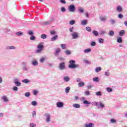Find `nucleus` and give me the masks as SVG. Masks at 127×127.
<instances>
[{
    "mask_svg": "<svg viewBox=\"0 0 127 127\" xmlns=\"http://www.w3.org/2000/svg\"><path fill=\"white\" fill-rule=\"evenodd\" d=\"M30 127H36V125H35L33 123H30Z\"/></svg>",
    "mask_w": 127,
    "mask_h": 127,
    "instance_id": "62",
    "label": "nucleus"
},
{
    "mask_svg": "<svg viewBox=\"0 0 127 127\" xmlns=\"http://www.w3.org/2000/svg\"><path fill=\"white\" fill-rule=\"evenodd\" d=\"M13 91H14L15 92H17L18 91V88L16 86H14L13 87Z\"/></svg>",
    "mask_w": 127,
    "mask_h": 127,
    "instance_id": "54",
    "label": "nucleus"
},
{
    "mask_svg": "<svg viewBox=\"0 0 127 127\" xmlns=\"http://www.w3.org/2000/svg\"><path fill=\"white\" fill-rule=\"evenodd\" d=\"M57 39H58V35H55L51 39V41H56Z\"/></svg>",
    "mask_w": 127,
    "mask_h": 127,
    "instance_id": "13",
    "label": "nucleus"
},
{
    "mask_svg": "<svg viewBox=\"0 0 127 127\" xmlns=\"http://www.w3.org/2000/svg\"><path fill=\"white\" fill-rule=\"evenodd\" d=\"M59 68L60 70H61V71H62L63 70H65V69H66V67L65 66V63L62 62V63H60Z\"/></svg>",
    "mask_w": 127,
    "mask_h": 127,
    "instance_id": "4",
    "label": "nucleus"
},
{
    "mask_svg": "<svg viewBox=\"0 0 127 127\" xmlns=\"http://www.w3.org/2000/svg\"><path fill=\"white\" fill-rule=\"evenodd\" d=\"M22 70L23 71H28V70H29V67L27 65H23Z\"/></svg>",
    "mask_w": 127,
    "mask_h": 127,
    "instance_id": "14",
    "label": "nucleus"
},
{
    "mask_svg": "<svg viewBox=\"0 0 127 127\" xmlns=\"http://www.w3.org/2000/svg\"><path fill=\"white\" fill-rule=\"evenodd\" d=\"M106 91H107V92H109V93H112V92H113V89L111 87H107L106 88Z\"/></svg>",
    "mask_w": 127,
    "mask_h": 127,
    "instance_id": "32",
    "label": "nucleus"
},
{
    "mask_svg": "<svg viewBox=\"0 0 127 127\" xmlns=\"http://www.w3.org/2000/svg\"><path fill=\"white\" fill-rule=\"evenodd\" d=\"M69 24L70 25H73V24H75V20H72L70 21Z\"/></svg>",
    "mask_w": 127,
    "mask_h": 127,
    "instance_id": "51",
    "label": "nucleus"
},
{
    "mask_svg": "<svg viewBox=\"0 0 127 127\" xmlns=\"http://www.w3.org/2000/svg\"><path fill=\"white\" fill-rule=\"evenodd\" d=\"M56 105L57 108H63L64 107V103L62 102H58Z\"/></svg>",
    "mask_w": 127,
    "mask_h": 127,
    "instance_id": "10",
    "label": "nucleus"
},
{
    "mask_svg": "<svg viewBox=\"0 0 127 127\" xmlns=\"http://www.w3.org/2000/svg\"><path fill=\"white\" fill-rule=\"evenodd\" d=\"M37 94H38V91H37V90H34L33 91V94L35 96H36V95H37Z\"/></svg>",
    "mask_w": 127,
    "mask_h": 127,
    "instance_id": "63",
    "label": "nucleus"
},
{
    "mask_svg": "<svg viewBox=\"0 0 127 127\" xmlns=\"http://www.w3.org/2000/svg\"><path fill=\"white\" fill-rule=\"evenodd\" d=\"M31 105L32 106H37V102L34 101H32L31 102Z\"/></svg>",
    "mask_w": 127,
    "mask_h": 127,
    "instance_id": "46",
    "label": "nucleus"
},
{
    "mask_svg": "<svg viewBox=\"0 0 127 127\" xmlns=\"http://www.w3.org/2000/svg\"><path fill=\"white\" fill-rule=\"evenodd\" d=\"M86 30L88 32H91L92 31V29L90 27H86Z\"/></svg>",
    "mask_w": 127,
    "mask_h": 127,
    "instance_id": "40",
    "label": "nucleus"
},
{
    "mask_svg": "<svg viewBox=\"0 0 127 127\" xmlns=\"http://www.w3.org/2000/svg\"><path fill=\"white\" fill-rule=\"evenodd\" d=\"M110 22H111V24H115V23H116V21L113 19H111L110 20Z\"/></svg>",
    "mask_w": 127,
    "mask_h": 127,
    "instance_id": "48",
    "label": "nucleus"
},
{
    "mask_svg": "<svg viewBox=\"0 0 127 127\" xmlns=\"http://www.w3.org/2000/svg\"><path fill=\"white\" fill-rule=\"evenodd\" d=\"M100 19L101 20V21H106V20H107V18L105 17H100Z\"/></svg>",
    "mask_w": 127,
    "mask_h": 127,
    "instance_id": "57",
    "label": "nucleus"
},
{
    "mask_svg": "<svg viewBox=\"0 0 127 127\" xmlns=\"http://www.w3.org/2000/svg\"><path fill=\"white\" fill-rule=\"evenodd\" d=\"M30 39V40H35L36 39L35 36H34V35L31 36Z\"/></svg>",
    "mask_w": 127,
    "mask_h": 127,
    "instance_id": "55",
    "label": "nucleus"
},
{
    "mask_svg": "<svg viewBox=\"0 0 127 127\" xmlns=\"http://www.w3.org/2000/svg\"><path fill=\"white\" fill-rule=\"evenodd\" d=\"M72 37L73 39H77V38H79L80 37L79 36V34L77 32H73L72 34Z\"/></svg>",
    "mask_w": 127,
    "mask_h": 127,
    "instance_id": "8",
    "label": "nucleus"
},
{
    "mask_svg": "<svg viewBox=\"0 0 127 127\" xmlns=\"http://www.w3.org/2000/svg\"><path fill=\"white\" fill-rule=\"evenodd\" d=\"M99 34L100 35H104V34H106V31H103V30H101V31H100Z\"/></svg>",
    "mask_w": 127,
    "mask_h": 127,
    "instance_id": "47",
    "label": "nucleus"
},
{
    "mask_svg": "<svg viewBox=\"0 0 127 127\" xmlns=\"http://www.w3.org/2000/svg\"><path fill=\"white\" fill-rule=\"evenodd\" d=\"M84 94L86 95V96H90V91H86L84 92Z\"/></svg>",
    "mask_w": 127,
    "mask_h": 127,
    "instance_id": "58",
    "label": "nucleus"
},
{
    "mask_svg": "<svg viewBox=\"0 0 127 127\" xmlns=\"http://www.w3.org/2000/svg\"><path fill=\"white\" fill-rule=\"evenodd\" d=\"M73 107L76 109H80V108H81V105L79 104L75 103L73 104Z\"/></svg>",
    "mask_w": 127,
    "mask_h": 127,
    "instance_id": "17",
    "label": "nucleus"
},
{
    "mask_svg": "<svg viewBox=\"0 0 127 127\" xmlns=\"http://www.w3.org/2000/svg\"><path fill=\"white\" fill-rule=\"evenodd\" d=\"M114 34H115V32L113 30L110 31L108 33V35H109V36H114Z\"/></svg>",
    "mask_w": 127,
    "mask_h": 127,
    "instance_id": "28",
    "label": "nucleus"
},
{
    "mask_svg": "<svg viewBox=\"0 0 127 127\" xmlns=\"http://www.w3.org/2000/svg\"><path fill=\"white\" fill-rule=\"evenodd\" d=\"M38 50H36V53H40L43 50V48H44V45L42 44H39L37 46Z\"/></svg>",
    "mask_w": 127,
    "mask_h": 127,
    "instance_id": "3",
    "label": "nucleus"
},
{
    "mask_svg": "<svg viewBox=\"0 0 127 127\" xmlns=\"http://www.w3.org/2000/svg\"><path fill=\"white\" fill-rule=\"evenodd\" d=\"M65 55H71V51L69 50H66L64 52Z\"/></svg>",
    "mask_w": 127,
    "mask_h": 127,
    "instance_id": "33",
    "label": "nucleus"
},
{
    "mask_svg": "<svg viewBox=\"0 0 127 127\" xmlns=\"http://www.w3.org/2000/svg\"><path fill=\"white\" fill-rule=\"evenodd\" d=\"M61 47L62 49H66L67 48V45L66 44H61Z\"/></svg>",
    "mask_w": 127,
    "mask_h": 127,
    "instance_id": "34",
    "label": "nucleus"
},
{
    "mask_svg": "<svg viewBox=\"0 0 127 127\" xmlns=\"http://www.w3.org/2000/svg\"><path fill=\"white\" fill-rule=\"evenodd\" d=\"M45 61V58L43 57L40 59V63H43Z\"/></svg>",
    "mask_w": 127,
    "mask_h": 127,
    "instance_id": "43",
    "label": "nucleus"
},
{
    "mask_svg": "<svg viewBox=\"0 0 127 127\" xmlns=\"http://www.w3.org/2000/svg\"><path fill=\"white\" fill-rule=\"evenodd\" d=\"M41 37L43 39H46L47 38V35H46V34H42L41 35Z\"/></svg>",
    "mask_w": 127,
    "mask_h": 127,
    "instance_id": "39",
    "label": "nucleus"
},
{
    "mask_svg": "<svg viewBox=\"0 0 127 127\" xmlns=\"http://www.w3.org/2000/svg\"><path fill=\"white\" fill-rule=\"evenodd\" d=\"M102 70V67L101 66H98L95 68L96 73H99Z\"/></svg>",
    "mask_w": 127,
    "mask_h": 127,
    "instance_id": "21",
    "label": "nucleus"
},
{
    "mask_svg": "<svg viewBox=\"0 0 127 127\" xmlns=\"http://www.w3.org/2000/svg\"><path fill=\"white\" fill-rule=\"evenodd\" d=\"M44 116L46 118V123H50L51 116L49 114L46 113L44 114Z\"/></svg>",
    "mask_w": 127,
    "mask_h": 127,
    "instance_id": "5",
    "label": "nucleus"
},
{
    "mask_svg": "<svg viewBox=\"0 0 127 127\" xmlns=\"http://www.w3.org/2000/svg\"><path fill=\"white\" fill-rule=\"evenodd\" d=\"M92 33L95 35V36H98V35H99V33L96 30H93L92 31Z\"/></svg>",
    "mask_w": 127,
    "mask_h": 127,
    "instance_id": "31",
    "label": "nucleus"
},
{
    "mask_svg": "<svg viewBox=\"0 0 127 127\" xmlns=\"http://www.w3.org/2000/svg\"><path fill=\"white\" fill-rule=\"evenodd\" d=\"M22 82H23V83H25V84H27V83H29V82H30V81L29 80H28V79H25L23 80L22 81Z\"/></svg>",
    "mask_w": 127,
    "mask_h": 127,
    "instance_id": "37",
    "label": "nucleus"
},
{
    "mask_svg": "<svg viewBox=\"0 0 127 127\" xmlns=\"http://www.w3.org/2000/svg\"><path fill=\"white\" fill-rule=\"evenodd\" d=\"M15 35H17V36H22V35H23V32L21 31L17 32L15 33Z\"/></svg>",
    "mask_w": 127,
    "mask_h": 127,
    "instance_id": "20",
    "label": "nucleus"
},
{
    "mask_svg": "<svg viewBox=\"0 0 127 127\" xmlns=\"http://www.w3.org/2000/svg\"><path fill=\"white\" fill-rule=\"evenodd\" d=\"M90 46L92 47L96 46V42H91L90 43Z\"/></svg>",
    "mask_w": 127,
    "mask_h": 127,
    "instance_id": "53",
    "label": "nucleus"
},
{
    "mask_svg": "<svg viewBox=\"0 0 127 127\" xmlns=\"http://www.w3.org/2000/svg\"><path fill=\"white\" fill-rule=\"evenodd\" d=\"M118 18H120V19L124 18V15H123V14L122 13H120L118 14Z\"/></svg>",
    "mask_w": 127,
    "mask_h": 127,
    "instance_id": "44",
    "label": "nucleus"
},
{
    "mask_svg": "<svg viewBox=\"0 0 127 127\" xmlns=\"http://www.w3.org/2000/svg\"><path fill=\"white\" fill-rule=\"evenodd\" d=\"M83 104L84 105H92V106H96V107H98L99 105V103L98 102H90L89 101H88L87 100H85L83 101Z\"/></svg>",
    "mask_w": 127,
    "mask_h": 127,
    "instance_id": "2",
    "label": "nucleus"
},
{
    "mask_svg": "<svg viewBox=\"0 0 127 127\" xmlns=\"http://www.w3.org/2000/svg\"><path fill=\"white\" fill-rule=\"evenodd\" d=\"M117 42L118 43H123V38L120 37L117 39Z\"/></svg>",
    "mask_w": 127,
    "mask_h": 127,
    "instance_id": "26",
    "label": "nucleus"
},
{
    "mask_svg": "<svg viewBox=\"0 0 127 127\" xmlns=\"http://www.w3.org/2000/svg\"><path fill=\"white\" fill-rule=\"evenodd\" d=\"M22 66H26L27 65V62L26 61H24L22 63Z\"/></svg>",
    "mask_w": 127,
    "mask_h": 127,
    "instance_id": "56",
    "label": "nucleus"
},
{
    "mask_svg": "<svg viewBox=\"0 0 127 127\" xmlns=\"http://www.w3.org/2000/svg\"><path fill=\"white\" fill-rule=\"evenodd\" d=\"M98 108H101V109H104L105 108V105L104 103H102V101H100L98 102V106H97Z\"/></svg>",
    "mask_w": 127,
    "mask_h": 127,
    "instance_id": "11",
    "label": "nucleus"
},
{
    "mask_svg": "<svg viewBox=\"0 0 127 127\" xmlns=\"http://www.w3.org/2000/svg\"><path fill=\"white\" fill-rule=\"evenodd\" d=\"M85 86V83L83 81H81L78 83V87H84Z\"/></svg>",
    "mask_w": 127,
    "mask_h": 127,
    "instance_id": "27",
    "label": "nucleus"
},
{
    "mask_svg": "<svg viewBox=\"0 0 127 127\" xmlns=\"http://www.w3.org/2000/svg\"><path fill=\"white\" fill-rule=\"evenodd\" d=\"M70 90H71V88L69 86L66 87L65 89V92L66 94H68L70 92Z\"/></svg>",
    "mask_w": 127,
    "mask_h": 127,
    "instance_id": "22",
    "label": "nucleus"
},
{
    "mask_svg": "<svg viewBox=\"0 0 127 127\" xmlns=\"http://www.w3.org/2000/svg\"><path fill=\"white\" fill-rule=\"evenodd\" d=\"M32 64L33 66H37L38 65V62H37V61L34 60V61L32 62Z\"/></svg>",
    "mask_w": 127,
    "mask_h": 127,
    "instance_id": "23",
    "label": "nucleus"
},
{
    "mask_svg": "<svg viewBox=\"0 0 127 127\" xmlns=\"http://www.w3.org/2000/svg\"><path fill=\"white\" fill-rule=\"evenodd\" d=\"M52 21H54V18H51V19H50L49 21H47L46 22H44L43 23V25H49L52 22Z\"/></svg>",
    "mask_w": 127,
    "mask_h": 127,
    "instance_id": "7",
    "label": "nucleus"
},
{
    "mask_svg": "<svg viewBox=\"0 0 127 127\" xmlns=\"http://www.w3.org/2000/svg\"><path fill=\"white\" fill-rule=\"evenodd\" d=\"M16 48L13 46H7L6 47V50H10L11 49H15Z\"/></svg>",
    "mask_w": 127,
    "mask_h": 127,
    "instance_id": "16",
    "label": "nucleus"
},
{
    "mask_svg": "<svg viewBox=\"0 0 127 127\" xmlns=\"http://www.w3.org/2000/svg\"><path fill=\"white\" fill-rule=\"evenodd\" d=\"M95 127V125L94 124L92 123H90L88 124H85V127Z\"/></svg>",
    "mask_w": 127,
    "mask_h": 127,
    "instance_id": "15",
    "label": "nucleus"
},
{
    "mask_svg": "<svg viewBox=\"0 0 127 127\" xmlns=\"http://www.w3.org/2000/svg\"><path fill=\"white\" fill-rule=\"evenodd\" d=\"M83 62H84V63H85V64H91V63L89 62V61L86 60V59H83Z\"/></svg>",
    "mask_w": 127,
    "mask_h": 127,
    "instance_id": "35",
    "label": "nucleus"
},
{
    "mask_svg": "<svg viewBox=\"0 0 127 127\" xmlns=\"http://www.w3.org/2000/svg\"><path fill=\"white\" fill-rule=\"evenodd\" d=\"M50 34H51V35H55V34H56V31H55V30L51 31Z\"/></svg>",
    "mask_w": 127,
    "mask_h": 127,
    "instance_id": "50",
    "label": "nucleus"
},
{
    "mask_svg": "<svg viewBox=\"0 0 127 127\" xmlns=\"http://www.w3.org/2000/svg\"><path fill=\"white\" fill-rule=\"evenodd\" d=\"M95 95L100 97L102 96V92L101 91H98L97 92H96Z\"/></svg>",
    "mask_w": 127,
    "mask_h": 127,
    "instance_id": "41",
    "label": "nucleus"
},
{
    "mask_svg": "<svg viewBox=\"0 0 127 127\" xmlns=\"http://www.w3.org/2000/svg\"><path fill=\"white\" fill-rule=\"evenodd\" d=\"M2 100H3L5 102H8V99H7V97H6V96H3L2 97Z\"/></svg>",
    "mask_w": 127,
    "mask_h": 127,
    "instance_id": "29",
    "label": "nucleus"
},
{
    "mask_svg": "<svg viewBox=\"0 0 127 127\" xmlns=\"http://www.w3.org/2000/svg\"><path fill=\"white\" fill-rule=\"evenodd\" d=\"M60 52H61V50H60V49H57L55 53V56H58V55H59V53H60Z\"/></svg>",
    "mask_w": 127,
    "mask_h": 127,
    "instance_id": "19",
    "label": "nucleus"
},
{
    "mask_svg": "<svg viewBox=\"0 0 127 127\" xmlns=\"http://www.w3.org/2000/svg\"><path fill=\"white\" fill-rule=\"evenodd\" d=\"M105 75L107 76H110V73L109 72V70L105 72Z\"/></svg>",
    "mask_w": 127,
    "mask_h": 127,
    "instance_id": "64",
    "label": "nucleus"
},
{
    "mask_svg": "<svg viewBox=\"0 0 127 127\" xmlns=\"http://www.w3.org/2000/svg\"><path fill=\"white\" fill-rule=\"evenodd\" d=\"M98 42L99 43H104V39H103L102 38H99L98 40Z\"/></svg>",
    "mask_w": 127,
    "mask_h": 127,
    "instance_id": "45",
    "label": "nucleus"
},
{
    "mask_svg": "<svg viewBox=\"0 0 127 127\" xmlns=\"http://www.w3.org/2000/svg\"><path fill=\"white\" fill-rule=\"evenodd\" d=\"M14 84L17 86V87H20L21 86V83L20 82L18 81V79L17 78H15L14 80Z\"/></svg>",
    "mask_w": 127,
    "mask_h": 127,
    "instance_id": "9",
    "label": "nucleus"
},
{
    "mask_svg": "<svg viewBox=\"0 0 127 127\" xmlns=\"http://www.w3.org/2000/svg\"><path fill=\"white\" fill-rule=\"evenodd\" d=\"M78 10L79 12V13H83L84 12V9L82 7H79L78 8Z\"/></svg>",
    "mask_w": 127,
    "mask_h": 127,
    "instance_id": "24",
    "label": "nucleus"
},
{
    "mask_svg": "<svg viewBox=\"0 0 127 127\" xmlns=\"http://www.w3.org/2000/svg\"><path fill=\"white\" fill-rule=\"evenodd\" d=\"M32 116L33 117L36 116V112H35V111H33Z\"/></svg>",
    "mask_w": 127,
    "mask_h": 127,
    "instance_id": "61",
    "label": "nucleus"
},
{
    "mask_svg": "<svg viewBox=\"0 0 127 127\" xmlns=\"http://www.w3.org/2000/svg\"><path fill=\"white\" fill-rule=\"evenodd\" d=\"M87 22H88V20H83L81 21V23L83 25H86V24H87Z\"/></svg>",
    "mask_w": 127,
    "mask_h": 127,
    "instance_id": "36",
    "label": "nucleus"
},
{
    "mask_svg": "<svg viewBox=\"0 0 127 127\" xmlns=\"http://www.w3.org/2000/svg\"><path fill=\"white\" fill-rule=\"evenodd\" d=\"M92 51L91 49H87L84 50V53H89V52H91Z\"/></svg>",
    "mask_w": 127,
    "mask_h": 127,
    "instance_id": "30",
    "label": "nucleus"
},
{
    "mask_svg": "<svg viewBox=\"0 0 127 127\" xmlns=\"http://www.w3.org/2000/svg\"><path fill=\"white\" fill-rule=\"evenodd\" d=\"M61 10L62 12H65V11H66V8H65L64 7H61Z\"/></svg>",
    "mask_w": 127,
    "mask_h": 127,
    "instance_id": "52",
    "label": "nucleus"
},
{
    "mask_svg": "<svg viewBox=\"0 0 127 127\" xmlns=\"http://www.w3.org/2000/svg\"><path fill=\"white\" fill-rule=\"evenodd\" d=\"M63 79L64 81V82H66V83L70 81V77L69 76H64Z\"/></svg>",
    "mask_w": 127,
    "mask_h": 127,
    "instance_id": "18",
    "label": "nucleus"
},
{
    "mask_svg": "<svg viewBox=\"0 0 127 127\" xmlns=\"http://www.w3.org/2000/svg\"><path fill=\"white\" fill-rule=\"evenodd\" d=\"M69 64L68 65V68L71 69H75L76 68H79L80 65L78 64H75L76 61L74 60H71L69 61Z\"/></svg>",
    "mask_w": 127,
    "mask_h": 127,
    "instance_id": "1",
    "label": "nucleus"
},
{
    "mask_svg": "<svg viewBox=\"0 0 127 127\" xmlns=\"http://www.w3.org/2000/svg\"><path fill=\"white\" fill-rule=\"evenodd\" d=\"M60 2H61V3H63L64 4H65L66 1L65 0H60Z\"/></svg>",
    "mask_w": 127,
    "mask_h": 127,
    "instance_id": "60",
    "label": "nucleus"
},
{
    "mask_svg": "<svg viewBox=\"0 0 127 127\" xmlns=\"http://www.w3.org/2000/svg\"><path fill=\"white\" fill-rule=\"evenodd\" d=\"M25 96L26 98H29V97H30V93H29V92H26L25 93Z\"/></svg>",
    "mask_w": 127,
    "mask_h": 127,
    "instance_id": "42",
    "label": "nucleus"
},
{
    "mask_svg": "<svg viewBox=\"0 0 127 127\" xmlns=\"http://www.w3.org/2000/svg\"><path fill=\"white\" fill-rule=\"evenodd\" d=\"M93 82H99V77H95L93 78Z\"/></svg>",
    "mask_w": 127,
    "mask_h": 127,
    "instance_id": "38",
    "label": "nucleus"
},
{
    "mask_svg": "<svg viewBox=\"0 0 127 127\" xmlns=\"http://www.w3.org/2000/svg\"><path fill=\"white\" fill-rule=\"evenodd\" d=\"M68 8L70 12H74V11H75V9H76V7L75 6V5L71 4L68 6Z\"/></svg>",
    "mask_w": 127,
    "mask_h": 127,
    "instance_id": "6",
    "label": "nucleus"
},
{
    "mask_svg": "<svg viewBox=\"0 0 127 127\" xmlns=\"http://www.w3.org/2000/svg\"><path fill=\"white\" fill-rule=\"evenodd\" d=\"M28 34L32 36V35H33V32H32V31H29L28 32Z\"/></svg>",
    "mask_w": 127,
    "mask_h": 127,
    "instance_id": "59",
    "label": "nucleus"
},
{
    "mask_svg": "<svg viewBox=\"0 0 127 127\" xmlns=\"http://www.w3.org/2000/svg\"><path fill=\"white\" fill-rule=\"evenodd\" d=\"M116 10L118 12H122L123 7H122V6H118L116 7Z\"/></svg>",
    "mask_w": 127,
    "mask_h": 127,
    "instance_id": "12",
    "label": "nucleus"
},
{
    "mask_svg": "<svg viewBox=\"0 0 127 127\" xmlns=\"http://www.w3.org/2000/svg\"><path fill=\"white\" fill-rule=\"evenodd\" d=\"M119 35L120 36H124L125 35V30H122L119 32Z\"/></svg>",
    "mask_w": 127,
    "mask_h": 127,
    "instance_id": "25",
    "label": "nucleus"
},
{
    "mask_svg": "<svg viewBox=\"0 0 127 127\" xmlns=\"http://www.w3.org/2000/svg\"><path fill=\"white\" fill-rule=\"evenodd\" d=\"M110 123H111V124H115L117 123V121L114 119H111L110 120Z\"/></svg>",
    "mask_w": 127,
    "mask_h": 127,
    "instance_id": "49",
    "label": "nucleus"
}]
</instances>
